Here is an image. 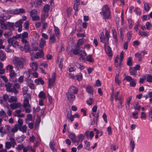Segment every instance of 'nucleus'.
Returning <instances> with one entry per match:
<instances>
[{
	"label": "nucleus",
	"mask_w": 152,
	"mask_h": 152,
	"mask_svg": "<svg viewBox=\"0 0 152 152\" xmlns=\"http://www.w3.org/2000/svg\"><path fill=\"white\" fill-rule=\"evenodd\" d=\"M12 62L17 70H19L23 68L26 60L23 58H19L15 56L13 59Z\"/></svg>",
	"instance_id": "obj_1"
},
{
	"label": "nucleus",
	"mask_w": 152,
	"mask_h": 152,
	"mask_svg": "<svg viewBox=\"0 0 152 152\" xmlns=\"http://www.w3.org/2000/svg\"><path fill=\"white\" fill-rule=\"evenodd\" d=\"M20 38L22 39V42L24 44V48L25 51L27 52L29 50V45L28 42L25 38L28 37V33L27 32H25L22 34H20Z\"/></svg>",
	"instance_id": "obj_2"
},
{
	"label": "nucleus",
	"mask_w": 152,
	"mask_h": 152,
	"mask_svg": "<svg viewBox=\"0 0 152 152\" xmlns=\"http://www.w3.org/2000/svg\"><path fill=\"white\" fill-rule=\"evenodd\" d=\"M102 15L103 16L105 19L109 18L110 16V12L109 8L107 5H104L103 6L102 11L100 12Z\"/></svg>",
	"instance_id": "obj_3"
},
{
	"label": "nucleus",
	"mask_w": 152,
	"mask_h": 152,
	"mask_svg": "<svg viewBox=\"0 0 152 152\" xmlns=\"http://www.w3.org/2000/svg\"><path fill=\"white\" fill-rule=\"evenodd\" d=\"M109 36V33L107 32V31H106V32L105 37H104L103 32H101L100 36L101 42L104 43L105 45H108V44Z\"/></svg>",
	"instance_id": "obj_4"
},
{
	"label": "nucleus",
	"mask_w": 152,
	"mask_h": 152,
	"mask_svg": "<svg viewBox=\"0 0 152 152\" xmlns=\"http://www.w3.org/2000/svg\"><path fill=\"white\" fill-rule=\"evenodd\" d=\"M22 106L25 109L26 113H29L31 112V105L29 104L28 100L27 99L24 100Z\"/></svg>",
	"instance_id": "obj_5"
},
{
	"label": "nucleus",
	"mask_w": 152,
	"mask_h": 152,
	"mask_svg": "<svg viewBox=\"0 0 152 152\" xmlns=\"http://www.w3.org/2000/svg\"><path fill=\"white\" fill-rule=\"evenodd\" d=\"M56 74L54 73L52 76V78L49 79L48 87L51 88L53 86V84L55 81Z\"/></svg>",
	"instance_id": "obj_6"
},
{
	"label": "nucleus",
	"mask_w": 152,
	"mask_h": 152,
	"mask_svg": "<svg viewBox=\"0 0 152 152\" xmlns=\"http://www.w3.org/2000/svg\"><path fill=\"white\" fill-rule=\"evenodd\" d=\"M66 95L67 99L70 102H72L75 99V96L69 92H66Z\"/></svg>",
	"instance_id": "obj_7"
},
{
	"label": "nucleus",
	"mask_w": 152,
	"mask_h": 152,
	"mask_svg": "<svg viewBox=\"0 0 152 152\" xmlns=\"http://www.w3.org/2000/svg\"><path fill=\"white\" fill-rule=\"evenodd\" d=\"M104 48L106 53L109 56H111L112 55V52L111 48L108 45H104Z\"/></svg>",
	"instance_id": "obj_8"
},
{
	"label": "nucleus",
	"mask_w": 152,
	"mask_h": 152,
	"mask_svg": "<svg viewBox=\"0 0 152 152\" xmlns=\"http://www.w3.org/2000/svg\"><path fill=\"white\" fill-rule=\"evenodd\" d=\"M10 107L12 110H14L21 107V104L20 103L16 102L10 104Z\"/></svg>",
	"instance_id": "obj_9"
},
{
	"label": "nucleus",
	"mask_w": 152,
	"mask_h": 152,
	"mask_svg": "<svg viewBox=\"0 0 152 152\" xmlns=\"http://www.w3.org/2000/svg\"><path fill=\"white\" fill-rule=\"evenodd\" d=\"M77 88L73 86H72L69 88L68 92L73 94H76L77 93Z\"/></svg>",
	"instance_id": "obj_10"
},
{
	"label": "nucleus",
	"mask_w": 152,
	"mask_h": 152,
	"mask_svg": "<svg viewBox=\"0 0 152 152\" xmlns=\"http://www.w3.org/2000/svg\"><path fill=\"white\" fill-rule=\"evenodd\" d=\"M86 91L90 94L91 96H93V90L92 87L91 86H88L86 88Z\"/></svg>",
	"instance_id": "obj_11"
},
{
	"label": "nucleus",
	"mask_w": 152,
	"mask_h": 152,
	"mask_svg": "<svg viewBox=\"0 0 152 152\" xmlns=\"http://www.w3.org/2000/svg\"><path fill=\"white\" fill-rule=\"evenodd\" d=\"M0 117L3 118L5 121L8 119V117L5 112L3 110L0 111Z\"/></svg>",
	"instance_id": "obj_12"
},
{
	"label": "nucleus",
	"mask_w": 152,
	"mask_h": 152,
	"mask_svg": "<svg viewBox=\"0 0 152 152\" xmlns=\"http://www.w3.org/2000/svg\"><path fill=\"white\" fill-rule=\"evenodd\" d=\"M44 56V54L42 49L39 52H37L36 53V55L35 56V58L37 59L39 57L42 58Z\"/></svg>",
	"instance_id": "obj_13"
},
{
	"label": "nucleus",
	"mask_w": 152,
	"mask_h": 152,
	"mask_svg": "<svg viewBox=\"0 0 152 152\" xmlns=\"http://www.w3.org/2000/svg\"><path fill=\"white\" fill-rule=\"evenodd\" d=\"M6 58L5 54L1 50H0V60L1 61H4Z\"/></svg>",
	"instance_id": "obj_14"
},
{
	"label": "nucleus",
	"mask_w": 152,
	"mask_h": 152,
	"mask_svg": "<svg viewBox=\"0 0 152 152\" xmlns=\"http://www.w3.org/2000/svg\"><path fill=\"white\" fill-rule=\"evenodd\" d=\"M16 75L17 74L14 70L10 72L9 73V76L10 77V80H12V79L15 78L16 77Z\"/></svg>",
	"instance_id": "obj_15"
},
{
	"label": "nucleus",
	"mask_w": 152,
	"mask_h": 152,
	"mask_svg": "<svg viewBox=\"0 0 152 152\" xmlns=\"http://www.w3.org/2000/svg\"><path fill=\"white\" fill-rule=\"evenodd\" d=\"M119 73H117L116 74L115 78V83L118 85H119L121 84V82L119 79Z\"/></svg>",
	"instance_id": "obj_16"
},
{
	"label": "nucleus",
	"mask_w": 152,
	"mask_h": 152,
	"mask_svg": "<svg viewBox=\"0 0 152 152\" xmlns=\"http://www.w3.org/2000/svg\"><path fill=\"white\" fill-rule=\"evenodd\" d=\"M19 125L18 124H16L11 129V132L13 133L17 132L18 129H19Z\"/></svg>",
	"instance_id": "obj_17"
},
{
	"label": "nucleus",
	"mask_w": 152,
	"mask_h": 152,
	"mask_svg": "<svg viewBox=\"0 0 152 152\" xmlns=\"http://www.w3.org/2000/svg\"><path fill=\"white\" fill-rule=\"evenodd\" d=\"M31 66L34 71H37L38 68L36 62H32L30 64Z\"/></svg>",
	"instance_id": "obj_18"
},
{
	"label": "nucleus",
	"mask_w": 152,
	"mask_h": 152,
	"mask_svg": "<svg viewBox=\"0 0 152 152\" xmlns=\"http://www.w3.org/2000/svg\"><path fill=\"white\" fill-rule=\"evenodd\" d=\"M27 127L25 125H24L22 126H20L19 129L20 131L23 132V133H26L27 132Z\"/></svg>",
	"instance_id": "obj_19"
},
{
	"label": "nucleus",
	"mask_w": 152,
	"mask_h": 152,
	"mask_svg": "<svg viewBox=\"0 0 152 152\" xmlns=\"http://www.w3.org/2000/svg\"><path fill=\"white\" fill-rule=\"evenodd\" d=\"M17 101V98L16 96H12L9 99L8 102L10 103L15 102Z\"/></svg>",
	"instance_id": "obj_20"
},
{
	"label": "nucleus",
	"mask_w": 152,
	"mask_h": 152,
	"mask_svg": "<svg viewBox=\"0 0 152 152\" xmlns=\"http://www.w3.org/2000/svg\"><path fill=\"white\" fill-rule=\"evenodd\" d=\"M130 74L131 75H136L137 71L133 67H131L129 69Z\"/></svg>",
	"instance_id": "obj_21"
},
{
	"label": "nucleus",
	"mask_w": 152,
	"mask_h": 152,
	"mask_svg": "<svg viewBox=\"0 0 152 152\" xmlns=\"http://www.w3.org/2000/svg\"><path fill=\"white\" fill-rule=\"evenodd\" d=\"M9 140L11 142V143L12 144V147L13 148L15 147V145L16 144V142L14 138L12 137H9Z\"/></svg>",
	"instance_id": "obj_22"
},
{
	"label": "nucleus",
	"mask_w": 152,
	"mask_h": 152,
	"mask_svg": "<svg viewBox=\"0 0 152 152\" xmlns=\"http://www.w3.org/2000/svg\"><path fill=\"white\" fill-rule=\"evenodd\" d=\"M55 144L54 141L52 140L50 143V148L54 152H55L56 150L55 148Z\"/></svg>",
	"instance_id": "obj_23"
},
{
	"label": "nucleus",
	"mask_w": 152,
	"mask_h": 152,
	"mask_svg": "<svg viewBox=\"0 0 152 152\" xmlns=\"http://www.w3.org/2000/svg\"><path fill=\"white\" fill-rule=\"evenodd\" d=\"M69 137L71 140L72 142H78V141H76L75 139V134H71L69 135Z\"/></svg>",
	"instance_id": "obj_24"
},
{
	"label": "nucleus",
	"mask_w": 152,
	"mask_h": 152,
	"mask_svg": "<svg viewBox=\"0 0 152 152\" xmlns=\"http://www.w3.org/2000/svg\"><path fill=\"white\" fill-rule=\"evenodd\" d=\"M12 83L9 82L7 83L6 84L5 86L6 88V90L8 92L10 91V90L11 88V87L12 86Z\"/></svg>",
	"instance_id": "obj_25"
},
{
	"label": "nucleus",
	"mask_w": 152,
	"mask_h": 152,
	"mask_svg": "<svg viewBox=\"0 0 152 152\" xmlns=\"http://www.w3.org/2000/svg\"><path fill=\"white\" fill-rule=\"evenodd\" d=\"M55 35L54 34L51 33L50 38V40L51 43H54L56 39L54 37Z\"/></svg>",
	"instance_id": "obj_26"
},
{
	"label": "nucleus",
	"mask_w": 152,
	"mask_h": 152,
	"mask_svg": "<svg viewBox=\"0 0 152 152\" xmlns=\"http://www.w3.org/2000/svg\"><path fill=\"white\" fill-rule=\"evenodd\" d=\"M10 126L8 125H5L4 127V131L3 132V133L6 134L7 132H10Z\"/></svg>",
	"instance_id": "obj_27"
},
{
	"label": "nucleus",
	"mask_w": 152,
	"mask_h": 152,
	"mask_svg": "<svg viewBox=\"0 0 152 152\" xmlns=\"http://www.w3.org/2000/svg\"><path fill=\"white\" fill-rule=\"evenodd\" d=\"M34 81L35 83H36L37 85H39V83H40L41 85H43L44 83V81L41 78L35 80Z\"/></svg>",
	"instance_id": "obj_28"
},
{
	"label": "nucleus",
	"mask_w": 152,
	"mask_h": 152,
	"mask_svg": "<svg viewBox=\"0 0 152 152\" xmlns=\"http://www.w3.org/2000/svg\"><path fill=\"white\" fill-rule=\"evenodd\" d=\"M38 96L39 98H42L43 99H45L46 98V94L42 91H41L39 93Z\"/></svg>",
	"instance_id": "obj_29"
},
{
	"label": "nucleus",
	"mask_w": 152,
	"mask_h": 152,
	"mask_svg": "<svg viewBox=\"0 0 152 152\" xmlns=\"http://www.w3.org/2000/svg\"><path fill=\"white\" fill-rule=\"evenodd\" d=\"M139 34L141 36H145L148 37L149 34V33L146 31H142L140 30H139Z\"/></svg>",
	"instance_id": "obj_30"
},
{
	"label": "nucleus",
	"mask_w": 152,
	"mask_h": 152,
	"mask_svg": "<svg viewBox=\"0 0 152 152\" xmlns=\"http://www.w3.org/2000/svg\"><path fill=\"white\" fill-rule=\"evenodd\" d=\"M6 69L7 70L9 71L10 73L13 70V67L12 65L9 64L6 66Z\"/></svg>",
	"instance_id": "obj_31"
},
{
	"label": "nucleus",
	"mask_w": 152,
	"mask_h": 152,
	"mask_svg": "<svg viewBox=\"0 0 152 152\" xmlns=\"http://www.w3.org/2000/svg\"><path fill=\"white\" fill-rule=\"evenodd\" d=\"M42 3V0H35L34 2V4L35 7H37L41 5Z\"/></svg>",
	"instance_id": "obj_32"
},
{
	"label": "nucleus",
	"mask_w": 152,
	"mask_h": 152,
	"mask_svg": "<svg viewBox=\"0 0 152 152\" xmlns=\"http://www.w3.org/2000/svg\"><path fill=\"white\" fill-rule=\"evenodd\" d=\"M12 147V144L10 142H7L5 143V148L6 149H9Z\"/></svg>",
	"instance_id": "obj_33"
},
{
	"label": "nucleus",
	"mask_w": 152,
	"mask_h": 152,
	"mask_svg": "<svg viewBox=\"0 0 152 152\" xmlns=\"http://www.w3.org/2000/svg\"><path fill=\"white\" fill-rule=\"evenodd\" d=\"M84 43L83 40L82 39H79L77 43V46H76V48H78L79 46L82 45Z\"/></svg>",
	"instance_id": "obj_34"
},
{
	"label": "nucleus",
	"mask_w": 152,
	"mask_h": 152,
	"mask_svg": "<svg viewBox=\"0 0 152 152\" xmlns=\"http://www.w3.org/2000/svg\"><path fill=\"white\" fill-rule=\"evenodd\" d=\"M79 55L80 56L84 57L86 56L87 54L84 50H80L79 49Z\"/></svg>",
	"instance_id": "obj_35"
},
{
	"label": "nucleus",
	"mask_w": 152,
	"mask_h": 152,
	"mask_svg": "<svg viewBox=\"0 0 152 152\" xmlns=\"http://www.w3.org/2000/svg\"><path fill=\"white\" fill-rule=\"evenodd\" d=\"M130 145L132 151L135 148V143L134 141L132 139H131L130 140Z\"/></svg>",
	"instance_id": "obj_36"
},
{
	"label": "nucleus",
	"mask_w": 152,
	"mask_h": 152,
	"mask_svg": "<svg viewBox=\"0 0 152 152\" xmlns=\"http://www.w3.org/2000/svg\"><path fill=\"white\" fill-rule=\"evenodd\" d=\"M23 21L21 19L20 20L17 22L15 24V26L16 27H19L22 26V23Z\"/></svg>",
	"instance_id": "obj_37"
},
{
	"label": "nucleus",
	"mask_w": 152,
	"mask_h": 152,
	"mask_svg": "<svg viewBox=\"0 0 152 152\" xmlns=\"http://www.w3.org/2000/svg\"><path fill=\"white\" fill-rule=\"evenodd\" d=\"M8 92L14 93L15 94H18V91L15 89V87H14L12 88H11Z\"/></svg>",
	"instance_id": "obj_38"
},
{
	"label": "nucleus",
	"mask_w": 152,
	"mask_h": 152,
	"mask_svg": "<svg viewBox=\"0 0 152 152\" xmlns=\"http://www.w3.org/2000/svg\"><path fill=\"white\" fill-rule=\"evenodd\" d=\"M12 34V33L11 31H10L9 32L6 31L4 34V36L6 37H8L9 36H11Z\"/></svg>",
	"instance_id": "obj_39"
},
{
	"label": "nucleus",
	"mask_w": 152,
	"mask_h": 152,
	"mask_svg": "<svg viewBox=\"0 0 152 152\" xmlns=\"http://www.w3.org/2000/svg\"><path fill=\"white\" fill-rule=\"evenodd\" d=\"M132 99V97H129L127 99V102L125 106L126 108L129 107L130 106V104Z\"/></svg>",
	"instance_id": "obj_40"
},
{
	"label": "nucleus",
	"mask_w": 152,
	"mask_h": 152,
	"mask_svg": "<svg viewBox=\"0 0 152 152\" xmlns=\"http://www.w3.org/2000/svg\"><path fill=\"white\" fill-rule=\"evenodd\" d=\"M37 10L36 9L33 10L31 12V17H32L33 16L36 15H37Z\"/></svg>",
	"instance_id": "obj_41"
},
{
	"label": "nucleus",
	"mask_w": 152,
	"mask_h": 152,
	"mask_svg": "<svg viewBox=\"0 0 152 152\" xmlns=\"http://www.w3.org/2000/svg\"><path fill=\"white\" fill-rule=\"evenodd\" d=\"M84 142L86 145L85 146V148L87 150H89L90 149L89 142L86 140Z\"/></svg>",
	"instance_id": "obj_42"
},
{
	"label": "nucleus",
	"mask_w": 152,
	"mask_h": 152,
	"mask_svg": "<svg viewBox=\"0 0 152 152\" xmlns=\"http://www.w3.org/2000/svg\"><path fill=\"white\" fill-rule=\"evenodd\" d=\"M54 31L56 37H59V29L57 27L54 26Z\"/></svg>",
	"instance_id": "obj_43"
},
{
	"label": "nucleus",
	"mask_w": 152,
	"mask_h": 152,
	"mask_svg": "<svg viewBox=\"0 0 152 152\" xmlns=\"http://www.w3.org/2000/svg\"><path fill=\"white\" fill-rule=\"evenodd\" d=\"M14 39L13 37L10 38L8 39L7 41L9 45H12V44L15 41L14 40Z\"/></svg>",
	"instance_id": "obj_44"
},
{
	"label": "nucleus",
	"mask_w": 152,
	"mask_h": 152,
	"mask_svg": "<svg viewBox=\"0 0 152 152\" xmlns=\"http://www.w3.org/2000/svg\"><path fill=\"white\" fill-rule=\"evenodd\" d=\"M80 48H75L73 50V53L75 55H79V50Z\"/></svg>",
	"instance_id": "obj_45"
},
{
	"label": "nucleus",
	"mask_w": 152,
	"mask_h": 152,
	"mask_svg": "<svg viewBox=\"0 0 152 152\" xmlns=\"http://www.w3.org/2000/svg\"><path fill=\"white\" fill-rule=\"evenodd\" d=\"M77 80L79 81H80L82 79L83 76L82 73H80L77 75Z\"/></svg>",
	"instance_id": "obj_46"
},
{
	"label": "nucleus",
	"mask_w": 152,
	"mask_h": 152,
	"mask_svg": "<svg viewBox=\"0 0 152 152\" xmlns=\"http://www.w3.org/2000/svg\"><path fill=\"white\" fill-rule=\"evenodd\" d=\"M45 44V41L42 39L41 40L40 42L39 43V46L41 48H42Z\"/></svg>",
	"instance_id": "obj_47"
},
{
	"label": "nucleus",
	"mask_w": 152,
	"mask_h": 152,
	"mask_svg": "<svg viewBox=\"0 0 152 152\" xmlns=\"http://www.w3.org/2000/svg\"><path fill=\"white\" fill-rule=\"evenodd\" d=\"M127 65L129 66H132V58L131 57H129L127 61Z\"/></svg>",
	"instance_id": "obj_48"
},
{
	"label": "nucleus",
	"mask_w": 152,
	"mask_h": 152,
	"mask_svg": "<svg viewBox=\"0 0 152 152\" xmlns=\"http://www.w3.org/2000/svg\"><path fill=\"white\" fill-rule=\"evenodd\" d=\"M9 12L11 14H19V9H15L14 10H11L9 11Z\"/></svg>",
	"instance_id": "obj_49"
},
{
	"label": "nucleus",
	"mask_w": 152,
	"mask_h": 152,
	"mask_svg": "<svg viewBox=\"0 0 152 152\" xmlns=\"http://www.w3.org/2000/svg\"><path fill=\"white\" fill-rule=\"evenodd\" d=\"M135 56L137 57L138 58V61H141L142 60V57L141 54L137 53L135 54Z\"/></svg>",
	"instance_id": "obj_50"
},
{
	"label": "nucleus",
	"mask_w": 152,
	"mask_h": 152,
	"mask_svg": "<svg viewBox=\"0 0 152 152\" xmlns=\"http://www.w3.org/2000/svg\"><path fill=\"white\" fill-rule=\"evenodd\" d=\"M12 45H8V47L5 49V50L7 53H11L12 52H13L14 50H12L10 48Z\"/></svg>",
	"instance_id": "obj_51"
},
{
	"label": "nucleus",
	"mask_w": 152,
	"mask_h": 152,
	"mask_svg": "<svg viewBox=\"0 0 152 152\" xmlns=\"http://www.w3.org/2000/svg\"><path fill=\"white\" fill-rule=\"evenodd\" d=\"M22 90L23 94H26L28 91V88L27 86H24Z\"/></svg>",
	"instance_id": "obj_52"
},
{
	"label": "nucleus",
	"mask_w": 152,
	"mask_h": 152,
	"mask_svg": "<svg viewBox=\"0 0 152 152\" xmlns=\"http://www.w3.org/2000/svg\"><path fill=\"white\" fill-rule=\"evenodd\" d=\"M136 80H135L133 79L130 83V86L132 87H135L136 85Z\"/></svg>",
	"instance_id": "obj_53"
},
{
	"label": "nucleus",
	"mask_w": 152,
	"mask_h": 152,
	"mask_svg": "<svg viewBox=\"0 0 152 152\" xmlns=\"http://www.w3.org/2000/svg\"><path fill=\"white\" fill-rule=\"evenodd\" d=\"M78 139L79 141L82 142L84 139V136L82 134H80L78 136Z\"/></svg>",
	"instance_id": "obj_54"
},
{
	"label": "nucleus",
	"mask_w": 152,
	"mask_h": 152,
	"mask_svg": "<svg viewBox=\"0 0 152 152\" xmlns=\"http://www.w3.org/2000/svg\"><path fill=\"white\" fill-rule=\"evenodd\" d=\"M86 60L87 61L91 62H93L94 61V60L92 58V56L91 55H89L87 56Z\"/></svg>",
	"instance_id": "obj_55"
},
{
	"label": "nucleus",
	"mask_w": 152,
	"mask_h": 152,
	"mask_svg": "<svg viewBox=\"0 0 152 152\" xmlns=\"http://www.w3.org/2000/svg\"><path fill=\"white\" fill-rule=\"evenodd\" d=\"M147 81L149 82H152V75H148L147 77Z\"/></svg>",
	"instance_id": "obj_56"
},
{
	"label": "nucleus",
	"mask_w": 152,
	"mask_h": 152,
	"mask_svg": "<svg viewBox=\"0 0 152 152\" xmlns=\"http://www.w3.org/2000/svg\"><path fill=\"white\" fill-rule=\"evenodd\" d=\"M50 9L49 6L48 4H46L44 7V10L45 12H48Z\"/></svg>",
	"instance_id": "obj_57"
},
{
	"label": "nucleus",
	"mask_w": 152,
	"mask_h": 152,
	"mask_svg": "<svg viewBox=\"0 0 152 152\" xmlns=\"http://www.w3.org/2000/svg\"><path fill=\"white\" fill-rule=\"evenodd\" d=\"M12 45L14 48H18L19 46V43L17 41H15L14 43L12 44Z\"/></svg>",
	"instance_id": "obj_58"
},
{
	"label": "nucleus",
	"mask_w": 152,
	"mask_h": 152,
	"mask_svg": "<svg viewBox=\"0 0 152 152\" xmlns=\"http://www.w3.org/2000/svg\"><path fill=\"white\" fill-rule=\"evenodd\" d=\"M144 9L146 11H148L150 9V7L148 3H145L144 4Z\"/></svg>",
	"instance_id": "obj_59"
},
{
	"label": "nucleus",
	"mask_w": 152,
	"mask_h": 152,
	"mask_svg": "<svg viewBox=\"0 0 152 152\" xmlns=\"http://www.w3.org/2000/svg\"><path fill=\"white\" fill-rule=\"evenodd\" d=\"M26 123H28V126L30 129H32L33 128V124L32 123H28L27 119H26Z\"/></svg>",
	"instance_id": "obj_60"
},
{
	"label": "nucleus",
	"mask_w": 152,
	"mask_h": 152,
	"mask_svg": "<svg viewBox=\"0 0 152 152\" xmlns=\"http://www.w3.org/2000/svg\"><path fill=\"white\" fill-rule=\"evenodd\" d=\"M3 98L5 101H6L7 100L8 101L9 99V96L7 94H5L3 95Z\"/></svg>",
	"instance_id": "obj_61"
},
{
	"label": "nucleus",
	"mask_w": 152,
	"mask_h": 152,
	"mask_svg": "<svg viewBox=\"0 0 152 152\" xmlns=\"http://www.w3.org/2000/svg\"><path fill=\"white\" fill-rule=\"evenodd\" d=\"M21 111L22 110H15L14 113V115L16 116H18V115L20 114Z\"/></svg>",
	"instance_id": "obj_62"
},
{
	"label": "nucleus",
	"mask_w": 152,
	"mask_h": 152,
	"mask_svg": "<svg viewBox=\"0 0 152 152\" xmlns=\"http://www.w3.org/2000/svg\"><path fill=\"white\" fill-rule=\"evenodd\" d=\"M93 101L92 98L91 97L89 99L86 101V102L88 104L91 105L92 104Z\"/></svg>",
	"instance_id": "obj_63"
},
{
	"label": "nucleus",
	"mask_w": 152,
	"mask_h": 152,
	"mask_svg": "<svg viewBox=\"0 0 152 152\" xmlns=\"http://www.w3.org/2000/svg\"><path fill=\"white\" fill-rule=\"evenodd\" d=\"M75 66L77 67L80 69H81V70L83 69L84 68V67L83 66L81 65L80 64H79L78 63H77L76 64Z\"/></svg>",
	"instance_id": "obj_64"
}]
</instances>
